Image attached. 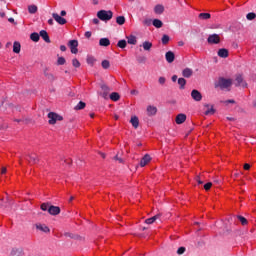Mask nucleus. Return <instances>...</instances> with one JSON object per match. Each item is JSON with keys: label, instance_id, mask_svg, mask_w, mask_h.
Returning a JSON list of instances; mask_svg holds the SVG:
<instances>
[{"label": "nucleus", "instance_id": "nucleus-16", "mask_svg": "<svg viewBox=\"0 0 256 256\" xmlns=\"http://www.w3.org/2000/svg\"><path fill=\"white\" fill-rule=\"evenodd\" d=\"M157 219H161V214H156L155 216L146 219L145 223L146 225H153V223H155Z\"/></svg>", "mask_w": 256, "mask_h": 256}, {"label": "nucleus", "instance_id": "nucleus-17", "mask_svg": "<svg viewBox=\"0 0 256 256\" xmlns=\"http://www.w3.org/2000/svg\"><path fill=\"white\" fill-rule=\"evenodd\" d=\"M167 63H173L175 61V53L173 51H168L165 54Z\"/></svg>", "mask_w": 256, "mask_h": 256}, {"label": "nucleus", "instance_id": "nucleus-43", "mask_svg": "<svg viewBox=\"0 0 256 256\" xmlns=\"http://www.w3.org/2000/svg\"><path fill=\"white\" fill-rule=\"evenodd\" d=\"M72 65L73 67H75L76 69H78L79 67H81V62H79V60H77L76 58H74L72 60Z\"/></svg>", "mask_w": 256, "mask_h": 256}, {"label": "nucleus", "instance_id": "nucleus-39", "mask_svg": "<svg viewBox=\"0 0 256 256\" xmlns=\"http://www.w3.org/2000/svg\"><path fill=\"white\" fill-rule=\"evenodd\" d=\"M236 217H237L238 221H240L241 225H247L248 222H247L246 217H243V216H240V215H238Z\"/></svg>", "mask_w": 256, "mask_h": 256}, {"label": "nucleus", "instance_id": "nucleus-59", "mask_svg": "<svg viewBox=\"0 0 256 256\" xmlns=\"http://www.w3.org/2000/svg\"><path fill=\"white\" fill-rule=\"evenodd\" d=\"M56 121H63V116L56 114Z\"/></svg>", "mask_w": 256, "mask_h": 256}, {"label": "nucleus", "instance_id": "nucleus-50", "mask_svg": "<svg viewBox=\"0 0 256 256\" xmlns=\"http://www.w3.org/2000/svg\"><path fill=\"white\" fill-rule=\"evenodd\" d=\"M165 81H166L165 77H160L158 79V83H160V85H165Z\"/></svg>", "mask_w": 256, "mask_h": 256}, {"label": "nucleus", "instance_id": "nucleus-57", "mask_svg": "<svg viewBox=\"0 0 256 256\" xmlns=\"http://www.w3.org/2000/svg\"><path fill=\"white\" fill-rule=\"evenodd\" d=\"M244 169H245V171H249V169H251V165H249V164H244Z\"/></svg>", "mask_w": 256, "mask_h": 256}, {"label": "nucleus", "instance_id": "nucleus-51", "mask_svg": "<svg viewBox=\"0 0 256 256\" xmlns=\"http://www.w3.org/2000/svg\"><path fill=\"white\" fill-rule=\"evenodd\" d=\"M137 61H138V63H145V62L147 61V58H145V57H139V58L137 59Z\"/></svg>", "mask_w": 256, "mask_h": 256}, {"label": "nucleus", "instance_id": "nucleus-58", "mask_svg": "<svg viewBox=\"0 0 256 256\" xmlns=\"http://www.w3.org/2000/svg\"><path fill=\"white\" fill-rule=\"evenodd\" d=\"M224 103H225L226 105H227L228 103L235 104V100H233V99L226 100V101H224Z\"/></svg>", "mask_w": 256, "mask_h": 256}, {"label": "nucleus", "instance_id": "nucleus-4", "mask_svg": "<svg viewBox=\"0 0 256 256\" xmlns=\"http://www.w3.org/2000/svg\"><path fill=\"white\" fill-rule=\"evenodd\" d=\"M68 47H70L71 53H73L74 55H77V53H79V49H77V47H79V42L77 40H70L68 43Z\"/></svg>", "mask_w": 256, "mask_h": 256}, {"label": "nucleus", "instance_id": "nucleus-55", "mask_svg": "<svg viewBox=\"0 0 256 256\" xmlns=\"http://www.w3.org/2000/svg\"><path fill=\"white\" fill-rule=\"evenodd\" d=\"M92 23H94V25H99V23H100L99 18H94L92 20Z\"/></svg>", "mask_w": 256, "mask_h": 256}, {"label": "nucleus", "instance_id": "nucleus-22", "mask_svg": "<svg viewBox=\"0 0 256 256\" xmlns=\"http://www.w3.org/2000/svg\"><path fill=\"white\" fill-rule=\"evenodd\" d=\"M204 107H206L205 115H215V109L213 108V105L205 104Z\"/></svg>", "mask_w": 256, "mask_h": 256}, {"label": "nucleus", "instance_id": "nucleus-29", "mask_svg": "<svg viewBox=\"0 0 256 256\" xmlns=\"http://www.w3.org/2000/svg\"><path fill=\"white\" fill-rule=\"evenodd\" d=\"M13 53H21V43L14 42V44H13Z\"/></svg>", "mask_w": 256, "mask_h": 256}, {"label": "nucleus", "instance_id": "nucleus-9", "mask_svg": "<svg viewBox=\"0 0 256 256\" xmlns=\"http://www.w3.org/2000/svg\"><path fill=\"white\" fill-rule=\"evenodd\" d=\"M48 213L50 215H59V213H61V208L59 206L51 205L48 208Z\"/></svg>", "mask_w": 256, "mask_h": 256}, {"label": "nucleus", "instance_id": "nucleus-31", "mask_svg": "<svg viewBox=\"0 0 256 256\" xmlns=\"http://www.w3.org/2000/svg\"><path fill=\"white\" fill-rule=\"evenodd\" d=\"M30 39L31 41H34V43H38L40 37H39V33L37 32H33L31 35H30Z\"/></svg>", "mask_w": 256, "mask_h": 256}, {"label": "nucleus", "instance_id": "nucleus-7", "mask_svg": "<svg viewBox=\"0 0 256 256\" xmlns=\"http://www.w3.org/2000/svg\"><path fill=\"white\" fill-rule=\"evenodd\" d=\"M53 19L58 23V25H65L67 23V19L61 17V15L57 13L52 14Z\"/></svg>", "mask_w": 256, "mask_h": 256}, {"label": "nucleus", "instance_id": "nucleus-48", "mask_svg": "<svg viewBox=\"0 0 256 256\" xmlns=\"http://www.w3.org/2000/svg\"><path fill=\"white\" fill-rule=\"evenodd\" d=\"M211 187H213V183H211V182H208L204 185L205 191H209V189H211Z\"/></svg>", "mask_w": 256, "mask_h": 256}, {"label": "nucleus", "instance_id": "nucleus-19", "mask_svg": "<svg viewBox=\"0 0 256 256\" xmlns=\"http://www.w3.org/2000/svg\"><path fill=\"white\" fill-rule=\"evenodd\" d=\"M29 159L26 158V161H29V163H33V165L37 164L39 161V156L37 154H30L28 155Z\"/></svg>", "mask_w": 256, "mask_h": 256}, {"label": "nucleus", "instance_id": "nucleus-13", "mask_svg": "<svg viewBox=\"0 0 256 256\" xmlns=\"http://www.w3.org/2000/svg\"><path fill=\"white\" fill-rule=\"evenodd\" d=\"M176 123L177 125H183V123H185V121H187V115L185 114H178L176 116Z\"/></svg>", "mask_w": 256, "mask_h": 256}, {"label": "nucleus", "instance_id": "nucleus-38", "mask_svg": "<svg viewBox=\"0 0 256 256\" xmlns=\"http://www.w3.org/2000/svg\"><path fill=\"white\" fill-rule=\"evenodd\" d=\"M117 47H119L120 49H125V47H127V41L126 40L118 41Z\"/></svg>", "mask_w": 256, "mask_h": 256}, {"label": "nucleus", "instance_id": "nucleus-42", "mask_svg": "<svg viewBox=\"0 0 256 256\" xmlns=\"http://www.w3.org/2000/svg\"><path fill=\"white\" fill-rule=\"evenodd\" d=\"M256 18V14L254 12H250L246 15V19H248V21H253V19Z\"/></svg>", "mask_w": 256, "mask_h": 256}, {"label": "nucleus", "instance_id": "nucleus-26", "mask_svg": "<svg viewBox=\"0 0 256 256\" xmlns=\"http://www.w3.org/2000/svg\"><path fill=\"white\" fill-rule=\"evenodd\" d=\"M126 39L129 45H137V37L135 35L127 36Z\"/></svg>", "mask_w": 256, "mask_h": 256}, {"label": "nucleus", "instance_id": "nucleus-25", "mask_svg": "<svg viewBox=\"0 0 256 256\" xmlns=\"http://www.w3.org/2000/svg\"><path fill=\"white\" fill-rule=\"evenodd\" d=\"M164 11H165V7L161 4H158L154 7V13H156V15H161L163 14Z\"/></svg>", "mask_w": 256, "mask_h": 256}, {"label": "nucleus", "instance_id": "nucleus-28", "mask_svg": "<svg viewBox=\"0 0 256 256\" xmlns=\"http://www.w3.org/2000/svg\"><path fill=\"white\" fill-rule=\"evenodd\" d=\"M178 85L179 89H185V86L187 85V80H185V78H178Z\"/></svg>", "mask_w": 256, "mask_h": 256}, {"label": "nucleus", "instance_id": "nucleus-6", "mask_svg": "<svg viewBox=\"0 0 256 256\" xmlns=\"http://www.w3.org/2000/svg\"><path fill=\"white\" fill-rule=\"evenodd\" d=\"M100 87L103 91L102 93H100L101 97H103V99H107V97H109V93L111 92V88H109V86H107L106 84H101Z\"/></svg>", "mask_w": 256, "mask_h": 256}, {"label": "nucleus", "instance_id": "nucleus-36", "mask_svg": "<svg viewBox=\"0 0 256 256\" xmlns=\"http://www.w3.org/2000/svg\"><path fill=\"white\" fill-rule=\"evenodd\" d=\"M116 23H117L118 25H125V16H118V17L116 18Z\"/></svg>", "mask_w": 256, "mask_h": 256}, {"label": "nucleus", "instance_id": "nucleus-27", "mask_svg": "<svg viewBox=\"0 0 256 256\" xmlns=\"http://www.w3.org/2000/svg\"><path fill=\"white\" fill-rule=\"evenodd\" d=\"M142 47H143L144 51H151V48L153 47V43H151L149 41H145L142 43Z\"/></svg>", "mask_w": 256, "mask_h": 256}, {"label": "nucleus", "instance_id": "nucleus-64", "mask_svg": "<svg viewBox=\"0 0 256 256\" xmlns=\"http://www.w3.org/2000/svg\"><path fill=\"white\" fill-rule=\"evenodd\" d=\"M3 129H7V124L0 126V131H3Z\"/></svg>", "mask_w": 256, "mask_h": 256}, {"label": "nucleus", "instance_id": "nucleus-35", "mask_svg": "<svg viewBox=\"0 0 256 256\" xmlns=\"http://www.w3.org/2000/svg\"><path fill=\"white\" fill-rule=\"evenodd\" d=\"M37 5H29L28 6V12L31 14V15H34V13L37 12Z\"/></svg>", "mask_w": 256, "mask_h": 256}, {"label": "nucleus", "instance_id": "nucleus-3", "mask_svg": "<svg viewBox=\"0 0 256 256\" xmlns=\"http://www.w3.org/2000/svg\"><path fill=\"white\" fill-rule=\"evenodd\" d=\"M207 43H209V45H219V43H221V37L219 34L209 35L207 38Z\"/></svg>", "mask_w": 256, "mask_h": 256}, {"label": "nucleus", "instance_id": "nucleus-37", "mask_svg": "<svg viewBox=\"0 0 256 256\" xmlns=\"http://www.w3.org/2000/svg\"><path fill=\"white\" fill-rule=\"evenodd\" d=\"M87 104H85V102L80 101L76 106H75V110L76 111H81V109H83L84 107H86Z\"/></svg>", "mask_w": 256, "mask_h": 256}, {"label": "nucleus", "instance_id": "nucleus-15", "mask_svg": "<svg viewBox=\"0 0 256 256\" xmlns=\"http://www.w3.org/2000/svg\"><path fill=\"white\" fill-rule=\"evenodd\" d=\"M218 57H221L222 59H227V57H229V50H227L225 48L219 49Z\"/></svg>", "mask_w": 256, "mask_h": 256}, {"label": "nucleus", "instance_id": "nucleus-12", "mask_svg": "<svg viewBox=\"0 0 256 256\" xmlns=\"http://www.w3.org/2000/svg\"><path fill=\"white\" fill-rule=\"evenodd\" d=\"M48 119H49L48 123L50 125H55V123H57V113L55 112L48 113Z\"/></svg>", "mask_w": 256, "mask_h": 256}, {"label": "nucleus", "instance_id": "nucleus-49", "mask_svg": "<svg viewBox=\"0 0 256 256\" xmlns=\"http://www.w3.org/2000/svg\"><path fill=\"white\" fill-rule=\"evenodd\" d=\"M114 161H117L119 163H125V161H123V159L119 157V155L114 156Z\"/></svg>", "mask_w": 256, "mask_h": 256}, {"label": "nucleus", "instance_id": "nucleus-11", "mask_svg": "<svg viewBox=\"0 0 256 256\" xmlns=\"http://www.w3.org/2000/svg\"><path fill=\"white\" fill-rule=\"evenodd\" d=\"M35 227L38 231H42V233H51V229H49L45 224L38 223Z\"/></svg>", "mask_w": 256, "mask_h": 256}, {"label": "nucleus", "instance_id": "nucleus-53", "mask_svg": "<svg viewBox=\"0 0 256 256\" xmlns=\"http://www.w3.org/2000/svg\"><path fill=\"white\" fill-rule=\"evenodd\" d=\"M84 35H85L86 39H91L92 33H91V31H87V32H85Z\"/></svg>", "mask_w": 256, "mask_h": 256}, {"label": "nucleus", "instance_id": "nucleus-47", "mask_svg": "<svg viewBox=\"0 0 256 256\" xmlns=\"http://www.w3.org/2000/svg\"><path fill=\"white\" fill-rule=\"evenodd\" d=\"M46 79H48V81H55V76L52 73L46 74Z\"/></svg>", "mask_w": 256, "mask_h": 256}, {"label": "nucleus", "instance_id": "nucleus-23", "mask_svg": "<svg viewBox=\"0 0 256 256\" xmlns=\"http://www.w3.org/2000/svg\"><path fill=\"white\" fill-rule=\"evenodd\" d=\"M40 37L45 41V43H51V39L49 38V34L45 30L40 31Z\"/></svg>", "mask_w": 256, "mask_h": 256}, {"label": "nucleus", "instance_id": "nucleus-54", "mask_svg": "<svg viewBox=\"0 0 256 256\" xmlns=\"http://www.w3.org/2000/svg\"><path fill=\"white\" fill-rule=\"evenodd\" d=\"M0 201H2V202L0 203L1 209L7 208V203H3V199H0Z\"/></svg>", "mask_w": 256, "mask_h": 256}, {"label": "nucleus", "instance_id": "nucleus-34", "mask_svg": "<svg viewBox=\"0 0 256 256\" xmlns=\"http://www.w3.org/2000/svg\"><path fill=\"white\" fill-rule=\"evenodd\" d=\"M95 61H97L93 56H89L86 59V62L88 65H90V67H93L95 65Z\"/></svg>", "mask_w": 256, "mask_h": 256}, {"label": "nucleus", "instance_id": "nucleus-21", "mask_svg": "<svg viewBox=\"0 0 256 256\" xmlns=\"http://www.w3.org/2000/svg\"><path fill=\"white\" fill-rule=\"evenodd\" d=\"M11 255L12 256H23V255H25V252H23V248H14L11 251Z\"/></svg>", "mask_w": 256, "mask_h": 256}, {"label": "nucleus", "instance_id": "nucleus-14", "mask_svg": "<svg viewBox=\"0 0 256 256\" xmlns=\"http://www.w3.org/2000/svg\"><path fill=\"white\" fill-rule=\"evenodd\" d=\"M151 161V156L149 154L144 155V157L140 160V167H145Z\"/></svg>", "mask_w": 256, "mask_h": 256}, {"label": "nucleus", "instance_id": "nucleus-33", "mask_svg": "<svg viewBox=\"0 0 256 256\" xmlns=\"http://www.w3.org/2000/svg\"><path fill=\"white\" fill-rule=\"evenodd\" d=\"M199 19H202L206 21L207 19H211V14L210 13H200L198 15Z\"/></svg>", "mask_w": 256, "mask_h": 256}, {"label": "nucleus", "instance_id": "nucleus-8", "mask_svg": "<svg viewBox=\"0 0 256 256\" xmlns=\"http://www.w3.org/2000/svg\"><path fill=\"white\" fill-rule=\"evenodd\" d=\"M146 112L148 117H155V115H157V107L149 105L146 108Z\"/></svg>", "mask_w": 256, "mask_h": 256}, {"label": "nucleus", "instance_id": "nucleus-30", "mask_svg": "<svg viewBox=\"0 0 256 256\" xmlns=\"http://www.w3.org/2000/svg\"><path fill=\"white\" fill-rule=\"evenodd\" d=\"M152 25L156 27V29H161V27H163V22L159 19H154Z\"/></svg>", "mask_w": 256, "mask_h": 256}, {"label": "nucleus", "instance_id": "nucleus-41", "mask_svg": "<svg viewBox=\"0 0 256 256\" xmlns=\"http://www.w3.org/2000/svg\"><path fill=\"white\" fill-rule=\"evenodd\" d=\"M101 65L104 69H109V67H111V63L109 62V60H103Z\"/></svg>", "mask_w": 256, "mask_h": 256}, {"label": "nucleus", "instance_id": "nucleus-63", "mask_svg": "<svg viewBox=\"0 0 256 256\" xmlns=\"http://www.w3.org/2000/svg\"><path fill=\"white\" fill-rule=\"evenodd\" d=\"M171 79H172L173 83H176L177 82V75H173Z\"/></svg>", "mask_w": 256, "mask_h": 256}, {"label": "nucleus", "instance_id": "nucleus-10", "mask_svg": "<svg viewBox=\"0 0 256 256\" xmlns=\"http://www.w3.org/2000/svg\"><path fill=\"white\" fill-rule=\"evenodd\" d=\"M191 97L194 101H201V99H203V95L201 94V92H199V90H192L191 92Z\"/></svg>", "mask_w": 256, "mask_h": 256}, {"label": "nucleus", "instance_id": "nucleus-56", "mask_svg": "<svg viewBox=\"0 0 256 256\" xmlns=\"http://www.w3.org/2000/svg\"><path fill=\"white\" fill-rule=\"evenodd\" d=\"M196 181L198 185H203V181L201 180V178H199V176L196 177Z\"/></svg>", "mask_w": 256, "mask_h": 256}, {"label": "nucleus", "instance_id": "nucleus-2", "mask_svg": "<svg viewBox=\"0 0 256 256\" xmlns=\"http://www.w3.org/2000/svg\"><path fill=\"white\" fill-rule=\"evenodd\" d=\"M97 17L100 21H111L113 19V11L100 10L97 12Z\"/></svg>", "mask_w": 256, "mask_h": 256}, {"label": "nucleus", "instance_id": "nucleus-45", "mask_svg": "<svg viewBox=\"0 0 256 256\" xmlns=\"http://www.w3.org/2000/svg\"><path fill=\"white\" fill-rule=\"evenodd\" d=\"M67 61L65 60L64 57H59L57 60V65H65Z\"/></svg>", "mask_w": 256, "mask_h": 256}, {"label": "nucleus", "instance_id": "nucleus-32", "mask_svg": "<svg viewBox=\"0 0 256 256\" xmlns=\"http://www.w3.org/2000/svg\"><path fill=\"white\" fill-rule=\"evenodd\" d=\"M110 99L111 101H119V99H121V96L117 92H112L110 94Z\"/></svg>", "mask_w": 256, "mask_h": 256}, {"label": "nucleus", "instance_id": "nucleus-1", "mask_svg": "<svg viewBox=\"0 0 256 256\" xmlns=\"http://www.w3.org/2000/svg\"><path fill=\"white\" fill-rule=\"evenodd\" d=\"M231 85H233V80L223 77H220L215 83V87H219V89H221L222 91H231Z\"/></svg>", "mask_w": 256, "mask_h": 256}, {"label": "nucleus", "instance_id": "nucleus-5", "mask_svg": "<svg viewBox=\"0 0 256 256\" xmlns=\"http://www.w3.org/2000/svg\"><path fill=\"white\" fill-rule=\"evenodd\" d=\"M236 87L247 89V82L243 79V75L241 74L236 76Z\"/></svg>", "mask_w": 256, "mask_h": 256}, {"label": "nucleus", "instance_id": "nucleus-52", "mask_svg": "<svg viewBox=\"0 0 256 256\" xmlns=\"http://www.w3.org/2000/svg\"><path fill=\"white\" fill-rule=\"evenodd\" d=\"M152 21H153V20H151V19H145V20L143 21V23L149 27V25H151Z\"/></svg>", "mask_w": 256, "mask_h": 256}, {"label": "nucleus", "instance_id": "nucleus-62", "mask_svg": "<svg viewBox=\"0 0 256 256\" xmlns=\"http://www.w3.org/2000/svg\"><path fill=\"white\" fill-rule=\"evenodd\" d=\"M60 15H61V17H65V15H67V11L62 10V11L60 12Z\"/></svg>", "mask_w": 256, "mask_h": 256}, {"label": "nucleus", "instance_id": "nucleus-40", "mask_svg": "<svg viewBox=\"0 0 256 256\" xmlns=\"http://www.w3.org/2000/svg\"><path fill=\"white\" fill-rule=\"evenodd\" d=\"M170 39H171V38L169 37V35L164 34V35L162 36V44H163V45H167V43H169Z\"/></svg>", "mask_w": 256, "mask_h": 256}, {"label": "nucleus", "instance_id": "nucleus-20", "mask_svg": "<svg viewBox=\"0 0 256 256\" xmlns=\"http://www.w3.org/2000/svg\"><path fill=\"white\" fill-rule=\"evenodd\" d=\"M130 123H131L132 127H134V129H138L139 128V117L132 116L130 119Z\"/></svg>", "mask_w": 256, "mask_h": 256}, {"label": "nucleus", "instance_id": "nucleus-44", "mask_svg": "<svg viewBox=\"0 0 256 256\" xmlns=\"http://www.w3.org/2000/svg\"><path fill=\"white\" fill-rule=\"evenodd\" d=\"M40 207L42 211H49V207H51V205L49 203H42Z\"/></svg>", "mask_w": 256, "mask_h": 256}, {"label": "nucleus", "instance_id": "nucleus-61", "mask_svg": "<svg viewBox=\"0 0 256 256\" xmlns=\"http://www.w3.org/2000/svg\"><path fill=\"white\" fill-rule=\"evenodd\" d=\"M60 51H63V52L67 51V47L65 45H61Z\"/></svg>", "mask_w": 256, "mask_h": 256}, {"label": "nucleus", "instance_id": "nucleus-24", "mask_svg": "<svg viewBox=\"0 0 256 256\" xmlns=\"http://www.w3.org/2000/svg\"><path fill=\"white\" fill-rule=\"evenodd\" d=\"M99 45L100 47H109V45H111V41L109 40V38H101L99 40Z\"/></svg>", "mask_w": 256, "mask_h": 256}, {"label": "nucleus", "instance_id": "nucleus-46", "mask_svg": "<svg viewBox=\"0 0 256 256\" xmlns=\"http://www.w3.org/2000/svg\"><path fill=\"white\" fill-rule=\"evenodd\" d=\"M185 251H187V249L185 247H180L177 250V255H183V253H185Z\"/></svg>", "mask_w": 256, "mask_h": 256}, {"label": "nucleus", "instance_id": "nucleus-18", "mask_svg": "<svg viewBox=\"0 0 256 256\" xmlns=\"http://www.w3.org/2000/svg\"><path fill=\"white\" fill-rule=\"evenodd\" d=\"M182 76L185 77L186 79H189V78L193 77V69L185 68L182 71Z\"/></svg>", "mask_w": 256, "mask_h": 256}, {"label": "nucleus", "instance_id": "nucleus-60", "mask_svg": "<svg viewBox=\"0 0 256 256\" xmlns=\"http://www.w3.org/2000/svg\"><path fill=\"white\" fill-rule=\"evenodd\" d=\"M5 173H7V168L6 167H2L1 174L5 175Z\"/></svg>", "mask_w": 256, "mask_h": 256}]
</instances>
